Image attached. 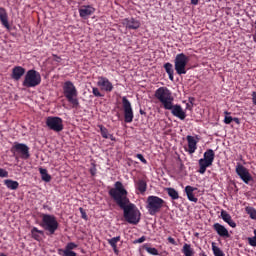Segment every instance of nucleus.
Masks as SVG:
<instances>
[{
    "mask_svg": "<svg viewBox=\"0 0 256 256\" xmlns=\"http://www.w3.org/2000/svg\"><path fill=\"white\" fill-rule=\"evenodd\" d=\"M92 93L94 97H104V95L99 91V88L97 87H92Z\"/></svg>",
    "mask_w": 256,
    "mask_h": 256,
    "instance_id": "e433bc0d",
    "label": "nucleus"
},
{
    "mask_svg": "<svg viewBox=\"0 0 256 256\" xmlns=\"http://www.w3.org/2000/svg\"><path fill=\"white\" fill-rule=\"evenodd\" d=\"M198 3H199V0H191L192 5H198Z\"/></svg>",
    "mask_w": 256,
    "mask_h": 256,
    "instance_id": "3c124183",
    "label": "nucleus"
},
{
    "mask_svg": "<svg viewBox=\"0 0 256 256\" xmlns=\"http://www.w3.org/2000/svg\"><path fill=\"white\" fill-rule=\"evenodd\" d=\"M58 255H62V256H77V253L75 251L58 249Z\"/></svg>",
    "mask_w": 256,
    "mask_h": 256,
    "instance_id": "72a5a7b5",
    "label": "nucleus"
},
{
    "mask_svg": "<svg viewBox=\"0 0 256 256\" xmlns=\"http://www.w3.org/2000/svg\"><path fill=\"white\" fill-rule=\"evenodd\" d=\"M45 236V232L43 230L37 229V227H33L31 230V237L35 241H41Z\"/></svg>",
    "mask_w": 256,
    "mask_h": 256,
    "instance_id": "5701e85b",
    "label": "nucleus"
},
{
    "mask_svg": "<svg viewBox=\"0 0 256 256\" xmlns=\"http://www.w3.org/2000/svg\"><path fill=\"white\" fill-rule=\"evenodd\" d=\"M46 127L55 133L63 131V119L57 116H49L46 118Z\"/></svg>",
    "mask_w": 256,
    "mask_h": 256,
    "instance_id": "1a4fd4ad",
    "label": "nucleus"
},
{
    "mask_svg": "<svg viewBox=\"0 0 256 256\" xmlns=\"http://www.w3.org/2000/svg\"><path fill=\"white\" fill-rule=\"evenodd\" d=\"M182 253L184 256H195V250L191 247V244L185 243L182 248Z\"/></svg>",
    "mask_w": 256,
    "mask_h": 256,
    "instance_id": "a878e982",
    "label": "nucleus"
},
{
    "mask_svg": "<svg viewBox=\"0 0 256 256\" xmlns=\"http://www.w3.org/2000/svg\"><path fill=\"white\" fill-rule=\"evenodd\" d=\"M122 24L125 25L126 29L136 30L141 27V22L135 18H125L122 20Z\"/></svg>",
    "mask_w": 256,
    "mask_h": 256,
    "instance_id": "f3484780",
    "label": "nucleus"
},
{
    "mask_svg": "<svg viewBox=\"0 0 256 256\" xmlns=\"http://www.w3.org/2000/svg\"><path fill=\"white\" fill-rule=\"evenodd\" d=\"M245 211L249 215L250 219H253L254 221H256V209L255 208L246 207Z\"/></svg>",
    "mask_w": 256,
    "mask_h": 256,
    "instance_id": "2f4dec72",
    "label": "nucleus"
},
{
    "mask_svg": "<svg viewBox=\"0 0 256 256\" xmlns=\"http://www.w3.org/2000/svg\"><path fill=\"white\" fill-rule=\"evenodd\" d=\"M189 63V57L184 53L177 54L174 59V68L177 75H185L187 73V64Z\"/></svg>",
    "mask_w": 256,
    "mask_h": 256,
    "instance_id": "6e6552de",
    "label": "nucleus"
},
{
    "mask_svg": "<svg viewBox=\"0 0 256 256\" xmlns=\"http://www.w3.org/2000/svg\"><path fill=\"white\" fill-rule=\"evenodd\" d=\"M108 195L116 202V205L123 210L124 219L131 225H137L141 221V212L139 208L129 200V192L121 181L114 183V187L108 191Z\"/></svg>",
    "mask_w": 256,
    "mask_h": 256,
    "instance_id": "f257e3e1",
    "label": "nucleus"
},
{
    "mask_svg": "<svg viewBox=\"0 0 256 256\" xmlns=\"http://www.w3.org/2000/svg\"><path fill=\"white\" fill-rule=\"evenodd\" d=\"M225 115H229V112H225Z\"/></svg>",
    "mask_w": 256,
    "mask_h": 256,
    "instance_id": "5fc2aeb1",
    "label": "nucleus"
},
{
    "mask_svg": "<svg viewBox=\"0 0 256 256\" xmlns=\"http://www.w3.org/2000/svg\"><path fill=\"white\" fill-rule=\"evenodd\" d=\"M145 239H146L145 236H142V237L138 238L137 240H135V243H144Z\"/></svg>",
    "mask_w": 256,
    "mask_h": 256,
    "instance_id": "c03bdc74",
    "label": "nucleus"
},
{
    "mask_svg": "<svg viewBox=\"0 0 256 256\" xmlns=\"http://www.w3.org/2000/svg\"><path fill=\"white\" fill-rule=\"evenodd\" d=\"M4 185L7 187V189H11L12 191H15L19 189V182L11 179L4 180Z\"/></svg>",
    "mask_w": 256,
    "mask_h": 256,
    "instance_id": "b1692460",
    "label": "nucleus"
},
{
    "mask_svg": "<svg viewBox=\"0 0 256 256\" xmlns=\"http://www.w3.org/2000/svg\"><path fill=\"white\" fill-rule=\"evenodd\" d=\"M39 173L41 175L42 181H45V183H49V181H51V175H49L47 169L39 168Z\"/></svg>",
    "mask_w": 256,
    "mask_h": 256,
    "instance_id": "c85d7f7f",
    "label": "nucleus"
},
{
    "mask_svg": "<svg viewBox=\"0 0 256 256\" xmlns=\"http://www.w3.org/2000/svg\"><path fill=\"white\" fill-rule=\"evenodd\" d=\"M63 94L64 97L67 99L68 103H70L73 107V109L79 108V92L77 91V88L75 87V84L71 81L64 82L63 85Z\"/></svg>",
    "mask_w": 256,
    "mask_h": 256,
    "instance_id": "f03ea898",
    "label": "nucleus"
},
{
    "mask_svg": "<svg viewBox=\"0 0 256 256\" xmlns=\"http://www.w3.org/2000/svg\"><path fill=\"white\" fill-rule=\"evenodd\" d=\"M164 69L170 79V81H173L174 80V76H173V73H175V71L173 70V64L171 63H165L164 64Z\"/></svg>",
    "mask_w": 256,
    "mask_h": 256,
    "instance_id": "cd10ccee",
    "label": "nucleus"
},
{
    "mask_svg": "<svg viewBox=\"0 0 256 256\" xmlns=\"http://www.w3.org/2000/svg\"><path fill=\"white\" fill-rule=\"evenodd\" d=\"M0 177L2 178L9 177V172L3 168H0Z\"/></svg>",
    "mask_w": 256,
    "mask_h": 256,
    "instance_id": "ea45409f",
    "label": "nucleus"
},
{
    "mask_svg": "<svg viewBox=\"0 0 256 256\" xmlns=\"http://www.w3.org/2000/svg\"><path fill=\"white\" fill-rule=\"evenodd\" d=\"M78 12L82 19H87V17H91L95 13V8L91 5H84L79 8Z\"/></svg>",
    "mask_w": 256,
    "mask_h": 256,
    "instance_id": "dca6fc26",
    "label": "nucleus"
},
{
    "mask_svg": "<svg viewBox=\"0 0 256 256\" xmlns=\"http://www.w3.org/2000/svg\"><path fill=\"white\" fill-rule=\"evenodd\" d=\"M135 187L137 191L143 195V193L147 191V182H145V180H138L135 184Z\"/></svg>",
    "mask_w": 256,
    "mask_h": 256,
    "instance_id": "393cba45",
    "label": "nucleus"
},
{
    "mask_svg": "<svg viewBox=\"0 0 256 256\" xmlns=\"http://www.w3.org/2000/svg\"><path fill=\"white\" fill-rule=\"evenodd\" d=\"M90 175H92V177L97 175V167H95V164H93V167L90 168Z\"/></svg>",
    "mask_w": 256,
    "mask_h": 256,
    "instance_id": "a19ab883",
    "label": "nucleus"
},
{
    "mask_svg": "<svg viewBox=\"0 0 256 256\" xmlns=\"http://www.w3.org/2000/svg\"><path fill=\"white\" fill-rule=\"evenodd\" d=\"M145 251H147V253L150 255H159V250H157V248L146 246Z\"/></svg>",
    "mask_w": 256,
    "mask_h": 256,
    "instance_id": "c9c22d12",
    "label": "nucleus"
},
{
    "mask_svg": "<svg viewBox=\"0 0 256 256\" xmlns=\"http://www.w3.org/2000/svg\"><path fill=\"white\" fill-rule=\"evenodd\" d=\"M166 111H171L172 115L174 117H177L181 121H184V119L187 117V113L185 112V110H183L181 105H173V102L170 104V108H166Z\"/></svg>",
    "mask_w": 256,
    "mask_h": 256,
    "instance_id": "ddd939ff",
    "label": "nucleus"
},
{
    "mask_svg": "<svg viewBox=\"0 0 256 256\" xmlns=\"http://www.w3.org/2000/svg\"><path fill=\"white\" fill-rule=\"evenodd\" d=\"M140 115H145V111H143V109H140Z\"/></svg>",
    "mask_w": 256,
    "mask_h": 256,
    "instance_id": "603ef678",
    "label": "nucleus"
},
{
    "mask_svg": "<svg viewBox=\"0 0 256 256\" xmlns=\"http://www.w3.org/2000/svg\"><path fill=\"white\" fill-rule=\"evenodd\" d=\"M232 121H233V117H231V116H225V118H224V123H225L226 125H230V123H232Z\"/></svg>",
    "mask_w": 256,
    "mask_h": 256,
    "instance_id": "37998d69",
    "label": "nucleus"
},
{
    "mask_svg": "<svg viewBox=\"0 0 256 256\" xmlns=\"http://www.w3.org/2000/svg\"><path fill=\"white\" fill-rule=\"evenodd\" d=\"M136 157L137 159H139V161H141V163H144V165H147V159H145L143 154H137Z\"/></svg>",
    "mask_w": 256,
    "mask_h": 256,
    "instance_id": "58836bf2",
    "label": "nucleus"
},
{
    "mask_svg": "<svg viewBox=\"0 0 256 256\" xmlns=\"http://www.w3.org/2000/svg\"><path fill=\"white\" fill-rule=\"evenodd\" d=\"M12 150L20 155L21 159H29V157H31V154H29V146L24 143H15Z\"/></svg>",
    "mask_w": 256,
    "mask_h": 256,
    "instance_id": "f8f14e48",
    "label": "nucleus"
},
{
    "mask_svg": "<svg viewBox=\"0 0 256 256\" xmlns=\"http://www.w3.org/2000/svg\"><path fill=\"white\" fill-rule=\"evenodd\" d=\"M78 245L75 242H69L66 244L64 250L66 251H73L74 249H77Z\"/></svg>",
    "mask_w": 256,
    "mask_h": 256,
    "instance_id": "f704fd0d",
    "label": "nucleus"
},
{
    "mask_svg": "<svg viewBox=\"0 0 256 256\" xmlns=\"http://www.w3.org/2000/svg\"><path fill=\"white\" fill-rule=\"evenodd\" d=\"M41 227L48 231L49 235H55V231L59 229V222H57V218L54 215L43 214Z\"/></svg>",
    "mask_w": 256,
    "mask_h": 256,
    "instance_id": "39448f33",
    "label": "nucleus"
},
{
    "mask_svg": "<svg viewBox=\"0 0 256 256\" xmlns=\"http://www.w3.org/2000/svg\"><path fill=\"white\" fill-rule=\"evenodd\" d=\"M252 103L256 105V92L252 93Z\"/></svg>",
    "mask_w": 256,
    "mask_h": 256,
    "instance_id": "49530a36",
    "label": "nucleus"
},
{
    "mask_svg": "<svg viewBox=\"0 0 256 256\" xmlns=\"http://www.w3.org/2000/svg\"><path fill=\"white\" fill-rule=\"evenodd\" d=\"M213 161H215V151H213V149H208L207 152H204V158L199 160L200 168L198 173H200V175H205L207 167H211V165H213Z\"/></svg>",
    "mask_w": 256,
    "mask_h": 256,
    "instance_id": "0eeeda50",
    "label": "nucleus"
},
{
    "mask_svg": "<svg viewBox=\"0 0 256 256\" xmlns=\"http://www.w3.org/2000/svg\"><path fill=\"white\" fill-rule=\"evenodd\" d=\"M212 251L214 253V256H225V253H223L221 248L215 245V242H212Z\"/></svg>",
    "mask_w": 256,
    "mask_h": 256,
    "instance_id": "473e14b6",
    "label": "nucleus"
},
{
    "mask_svg": "<svg viewBox=\"0 0 256 256\" xmlns=\"http://www.w3.org/2000/svg\"><path fill=\"white\" fill-rule=\"evenodd\" d=\"M0 21L5 29H11V26L9 25V16L7 15V10H5L3 7H0Z\"/></svg>",
    "mask_w": 256,
    "mask_h": 256,
    "instance_id": "6ab92c4d",
    "label": "nucleus"
},
{
    "mask_svg": "<svg viewBox=\"0 0 256 256\" xmlns=\"http://www.w3.org/2000/svg\"><path fill=\"white\" fill-rule=\"evenodd\" d=\"M202 256H207V254H205V253H202Z\"/></svg>",
    "mask_w": 256,
    "mask_h": 256,
    "instance_id": "864d4df0",
    "label": "nucleus"
},
{
    "mask_svg": "<svg viewBox=\"0 0 256 256\" xmlns=\"http://www.w3.org/2000/svg\"><path fill=\"white\" fill-rule=\"evenodd\" d=\"M184 191L187 195V199L190 200L192 203H197V201H199V199L195 197V194L193 193L194 191H197V188L188 185L185 187Z\"/></svg>",
    "mask_w": 256,
    "mask_h": 256,
    "instance_id": "aec40b11",
    "label": "nucleus"
},
{
    "mask_svg": "<svg viewBox=\"0 0 256 256\" xmlns=\"http://www.w3.org/2000/svg\"><path fill=\"white\" fill-rule=\"evenodd\" d=\"M168 241L171 243V245H177V242L175 241V238L168 237Z\"/></svg>",
    "mask_w": 256,
    "mask_h": 256,
    "instance_id": "a18cd8bd",
    "label": "nucleus"
},
{
    "mask_svg": "<svg viewBox=\"0 0 256 256\" xmlns=\"http://www.w3.org/2000/svg\"><path fill=\"white\" fill-rule=\"evenodd\" d=\"M98 129H100V133L103 139H109V130L105 126L98 125Z\"/></svg>",
    "mask_w": 256,
    "mask_h": 256,
    "instance_id": "7c9ffc66",
    "label": "nucleus"
},
{
    "mask_svg": "<svg viewBox=\"0 0 256 256\" xmlns=\"http://www.w3.org/2000/svg\"><path fill=\"white\" fill-rule=\"evenodd\" d=\"M119 241H121V236H116L111 239H108V243L110 247H112L114 253H118L117 244L119 243Z\"/></svg>",
    "mask_w": 256,
    "mask_h": 256,
    "instance_id": "bb28decb",
    "label": "nucleus"
},
{
    "mask_svg": "<svg viewBox=\"0 0 256 256\" xmlns=\"http://www.w3.org/2000/svg\"><path fill=\"white\" fill-rule=\"evenodd\" d=\"M237 125H239V123H241V121L239 120V118H233V120Z\"/></svg>",
    "mask_w": 256,
    "mask_h": 256,
    "instance_id": "8fccbe9b",
    "label": "nucleus"
},
{
    "mask_svg": "<svg viewBox=\"0 0 256 256\" xmlns=\"http://www.w3.org/2000/svg\"><path fill=\"white\" fill-rule=\"evenodd\" d=\"M79 211L81 213V217L82 219H85V221H87V213L85 212V209H83L82 207L79 208Z\"/></svg>",
    "mask_w": 256,
    "mask_h": 256,
    "instance_id": "79ce46f5",
    "label": "nucleus"
},
{
    "mask_svg": "<svg viewBox=\"0 0 256 256\" xmlns=\"http://www.w3.org/2000/svg\"><path fill=\"white\" fill-rule=\"evenodd\" d=\"M97 86L100 87L101 91H105L106 93L113 91V83L107 77H98Z\"/></svg>",
    "mask_w": 256,
    "mask_h": 256,
    "instance_id": "4468645a",
    "label": "nucleus"
},
{
    "mask_svg": "<svg viewBox=\"0 0 256 256\" xmlns=\"http://www.w3.org/2000/svg\"><path fill=\"white\" fill-rule=\"evenodd\" d=\"M23 75H25V68H23L21 66H16L13 68L12 79H14V81H19V79H21V77H23Z\"/></svg>",
    "mask_w": 256,
    "mask_h": 256,
    "instance_id": "412c9836",
    "label": "nucleus"
},
{
    "mask_svg": "<svg viewBox=\"0 0 256 256\" xmlns=\"http://www.w3.org/2000/svg\"><path fill=\"white\" fill-rule=\"evenodd\" d=\"M221 217H222L223 221L225 223H228L229 226L232 227L233 229H235V227H237V223H235V221H233V218H231V214H228L227 211L222 210Z\"/></svg>",
    "mask_w": 256,
    "mask_h": 256,
    "instance_id": "4be33fe9",
    "label": "nucleus"
},
{
    "mask_svg": "<svg viewBox=\"0 0 256 256\" xmlns=\"http://www.w3.org/2000/svg\"><path fill=\"white\" fill-rule=\"evenodd\" d=\"M22 85L28 89L41 85V74L37 70H28Z\"/></svg>",
    "mask_w": 256,
    "mask_h": 256,
    "instance_id": "423d86ee",
    "label": "nucleus"
},
{
    "mask_svg": "<svg viewBox=\"0 0 256 256\" xmlns=\"http://www.w3.org/2000/svg\"><path fill=\"white\" fill-rule=\"evenodd\" d=\"M169 197H171V199L173 201H176V199H179V192H177V190H175V188H167L166 189Z\"/></svg>",
    "mask_w": 256,
    "mask_h": 256,
    "instance_id": "c756f323",
    "label": "nucleus"
},
{
    "mask_svg": "<svg viewBox=\"0 0 256 256\" xmlns=\"http://www.w3.org/2000/svg\"><path fill=\"white\" fill-rule=\"evenodd\" d=\"M248 243H249V245H251V247H256V236L249 237Z\"/></svg>",
    "mask_w": 256,
    "mask_h": 256,
    "instance_id": "4c0bfd02",
    "label": "nucleus"
},
{
    "mask_svg": "<svg viewBox=\"0 0 256 256\" xmlns=\"http://www.w3.org/2000/svg\"><path fill=\"white\" fill-rule=\"evenodd\" d=\"M122 107L124 109L125 123H133L135 115L133 114V107L131 106L129 99H127V96L122 97Z\"/></svg>",
    "mask_w": 256,
    "mask_h": 256,
    "instance_id": "9d476101",
    "label": "nucleus"
},
{
    "mask_svg": "<svg viewBox=\"0 0 256 256\" xmlns=\"http://www.w3.org/2000/svg\"><path fill=\"white\" fill-rule=\"evenodd\" d=\"M154 97H156L164 109H171V104L174 101L173 93L167 87H160L158 88L155 93Z\"/></svg>",
    "mask_w": 256,
    "mask_h": 256,
    "instance_id": "7ed1b4c3",
    "label": "nucleus"
},
{
    "mask_svg": "<svg viewBox=\"0 0 256 256\" xmlns=\"http://www.w3.org/2000/svg\"><path fill=\"white\" fill-rule=\"evenodd\" d=\"M165 207V200L158 196H148L146 200V209L149 215H157Z\"/></svg>",
    "mask_w": 256,
    "mask_h": 256,
    "instance_id": "20e7f679",
    "label": "nucleus"
},
{
    "mask_svg": "<svg viewBox=\"0 0 256 256\" xmlns=\"http://www.w3.org/2000/svg\"><path fill=\"white\" fill-rule=\"evenodd\" d=\"M108 139H110L111 141H116L115 136H113V134H108Z\"/></svg>",
    "mask_w": 256,
    "mask_h": 256,
    "instance_id": "de8ad7c7",
    "label": "nucleus"
},
{
    "mask_svg": "<svg viewBox=\"0 0 256 256\" xmlns=\"http://www.w3.org/2000/svg\"><path fill=\"white\" fill-rule=\"evenodd\" d=\"M212 227L217 235H219V237H222V239H229V237H231V234H229V230H227L226 227L222 224L214 223Z\"/></svg>",
    "mask_w": 256,
    "mask_h": 256,
    "instance_id": "2eb2a0df",
    "label": "nucleus"
},
{
    "mask_svg": "<svg viewBox=\"0 0 256 256\" xmlns=\"http://www.w3.org/2000/svg\"><path fill=\"white\" fill-rule=\"evenodd\" d=\"M236 173L246 185H249V182L253 181V177L251 176V173H249V170L241 164L236 165Z\"/></svg>",
    "mask_w": 256,
    "mask_h": 256,
    "instance_id": "9b49d317",
    "label": "nucleus"
},
{
    "mask_svg": "<svg viewBox=\"0 0 256 256\" xmlns=\"http://www.w3.org/2000/svg\"><path fill=\"white\" fill-rule=\"evenodd\" d=\"M187 141H188V153L190 155H193V153H195V151H197V139H195L194 136L188 135L186 137Z\"/></svg>",
    "mask_w": 256,
    "mask_h": 256,
    "instance_id": "a211bd4d",
    "label": "nucleus"
},
{
    "mask_svg": "<svg viewBox=\"0 0 256 256\" xmlns=\"http://www.w3.org/2000/svg\"><path fill=\"white\" fill-rule=\"evenodd\" d=\"M255 34L252 36L254 43H256V20H255Z\"/></svg>",
    "mask_w": 256,
    "mask_h": 256,
    "instance_id": "09e8293b",
    "label": "nucleus"
}]
</instances>
